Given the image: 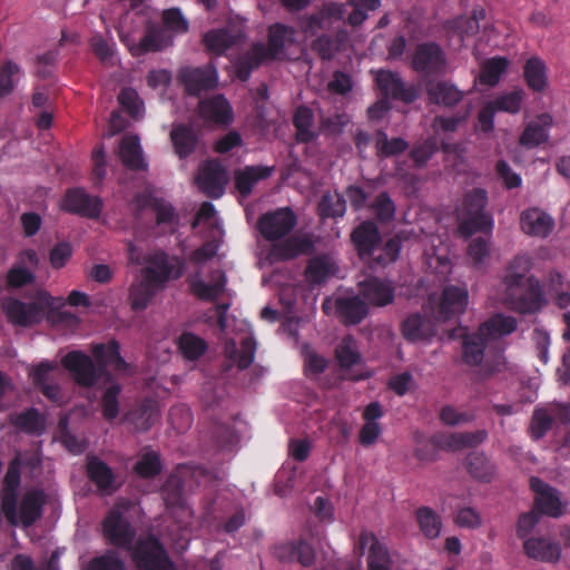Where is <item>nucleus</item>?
<instances>
[{
	"mask_svg": "<svg viewBox=\"0 0 570 570\" xmlns=\"http://www.w3.org/2000/svg\"><path fill=\"white\" fill-rule=\"evenodd\" d=\"M104 538L114 547L129 549L136 537V529L122 513V507L112 508L102 521Z\"/></svg>",
	"mask_w": 570,
	"mask_h": 570,
	"instance_id": "11",
	"label": "nucleus"
},
{
	"mask_svg": "<svg viewBox=\"0 0 570 570\" xmlns=\"http://www.w3.org/2000/svg\"><path fill=\"white\" fill-rule=\"evenodd\" d=\"M226 276L222 271L213 273V284H206L199 273H196L190 279V288L193 293L200 299H216L225 289Z\"/></svg>",
	"mask_w": 570,
	"mask_h": 570,
	"instance_id": "31",
	"label": "nucleus"
},
{
	"mask_svg": "<svg viewBox=\"0 0 570 570\" xmlns=\"http://www.w3.org/2000/svg\"><path fill=\"white\" fill-rule=\"evenodd\" d=\"M180 78L189 94L197 95L217 85V71L215 67L186 68L181 70Z\"/></svg>",
	"mask_w": 570,
	"mask_h": 570,
	"instance_id": "21",
	"label": "nucleus"
},
{
	"mask_svg": "<svg viewBox=\"0 0 570 570\" xmlns=\"http://www.w3.org/2000/svg\"><path fill=\"white\" fill-rule=\"evenodd\" d=\"M200 117L210 124L227 125L233 119L232 108L223 96H216L199 104Z\"/></svg>",
	"mask_w": 570,
	"mask_h": 570,
	"instance_id": "29",
	"label": "nucleus"
},
{
	"mask_svg": "<svg viewBox=\"0 0 570 570\" xmlns=\"http://www.w3.org/2000/svg\"><path fill=\"white\" fill-rule=\"evenodd\" d=\"M372 209L380 220H391L395 215V205L386 193L376 196Z\"/></svg>",
	"mask_w": 570,
	"mask_h": 570,
	"instance_id": "64",
	"label": "nucleus"
},
{
	"mask_svg": "<svg viewBox=\"0 0 570 570\" xmlns=\"http://www.w3.org/2000/svg\"><path fill=\"white\" fill-rule=\"evenodd\" d=\"M335 355L343 368H350L361 361L357 343L352 336L341 340L335 348Z\"/></svg>",
	"mask_w": 570,
	"mask_h": 570,
	"instance_id": "42",
	"label": "nucleus"
},
{
	"mask_svg": "<svg viewBox=\"0 0 570 570\" xmlns=\"http://www.w3.org/2000/svg\"><path fill=\"white\" fill-rule=\"evenodd\" d=\"M131 557L139 570H175L166 551L154 538L140 540L132 549Z\"/></svg>",
	"mask_w": 570,
	"mask_h": 570,
	"instance_id": "12",
	"label": "nucleus"
},
{
	"mask_svg": "<svg viewBox=\"0 0 570 570\" xmlns=\"http://www.w3.org/2000/svg\"><path fill=\"white\" fill-rule=\"evenodd\" d=\"M509 61L505 58H492L487 60L480 73V81L482 83L494 86L499 82L501 75L505 71Z\"/></svg>",
	"mask_w": 570,
	"mask_h": 570,
	"instance_id": "50",
	"label": "nucleus"
},
{
	"mask_svg": "<svg viewBox=\"0 0 570 570\" xmlns=\"http://www.w3.org/2000/svg\"><path fill=\"white\" fill-rule=\"evenodd\" d=\"M87 473L100 491L110 494L118 489L115 473L99 458L89 456L87 459Z\"/></svg>",
	"mask_w": 570,
	"mask_h": 570,
	"instance_id": "25",
	"label": "nucleus"
},
{
	"mask_svg": "<svg viewBox=\"0 0 570 570\" xmlns=\"http://www.w3.org/2000/svg\"><path fill=\"white\" fill-rule=\"evenodd\" d=\"M524 77L533 90H542L547 83L543 61L537 57L530 58L524 67Z\"/></svg>",
	"mask_w": 570,
	"mask_h": 570,
	"instance_id": "48",
	"label": "nucleus"
},
{
	"mask_svg": "<svg viewBox=\"0 0 570 570\" xmlns=\"http://www.w3.org/2000/svg\"><path fill=\"white\" fill-rule=\"evenodd\" d=\"M358 549L361 554L368 549L367 570H391L389 552L373 533L363 531L360 534Z\"/></svg>",
	"mask_w": 570,
	"mask_h": 570,
	"instance_id": "19",
	"label": "nucleus"
},
{
	"mask_svg": "<svg viewBox=\"0 0 570 570\" xmlns=\"http://www.w3.org/2000/svg\"><path fill=\"white\" fill-rule=\"evenodd\" d=\"M3 483L0 501L8 523L23 528L32 525L41 517L43 493L36 489L27 490L18 502L17 491L20 485V461L18 458L9 465Z\"/></svg>",
	"mask_w": 570,
	"mask_h": 570,
	"instance_id": "2",
	"label": "nucleus"
},
{
	"mask_svg": "<svg viewBox=\"0 0 570 570\" xmlns=\"http://www.w3.org/2000/svg\"><path fill=\"white\" fill-rule=\"evenodd\" d=\"M195 181L207 196L218 198L224 194L228 175L219 161L208 160L199 167Z\"/></svg>",
	"mask_w": 570,
	"mask_h": 570,
	"instance_id": "14",
	"label": "nucleus"
},
{
	"mask_svg": "<svg viewBox=\"0 0 570 570\" xmlns=\"http://www.w3.org/2000/svg\"><path fill=\"white\" fill-rule=\"evenodd\" d=\"M256 352V344L254 340L249 336H246L242 340V347L237 350L236 343L233 340L226 341L224 353L227 358L234 365H237L239 368H247L254 361Z\"/></svg>",
	"mask_w": 570,
	"mask_h": 570,
	"instance_id": "35",
	"label": "nucleus"
},
{
	"mask_svg": "<svg viewBox=\"0 0 570 570\" xmlns=\"http://www.w3.org/2000/svg\"><path fill=\"white\" fill-rule=\"evenodd\" d=\"M522 230L534 237L544 238L550 235L554 227L553 218L539 208H530L521 214Z\"/></svg>",
	"mask_w": 570,
	"mask_h": 570,
	"instance_id": "23",
	"label": "nucleus"
},
{
	"mask_svg": "<svg viewBox=\"0 0 570 570\" xmlns=\"http://www.w3.org/2000/svg\"><path fill=\"white\" fill-rule=\"evenodd\" d=\"M121 391L119 384L111 383L102 394V415L106 420L115 419L119 413L118 396Z\"/></svg>",
	"mask_w": 570,
	"mask_h": 570,
	"instance_id": "54",
	"label": "nucleus"
},
{
	"mask_svg": "<svg viewBox=\"0 0 570 570\" xmlns=\"http://www.w3.org/2000/svg\"><path fill=\"white\" fill-rule=\"evenodd\" d=\"M488 438V432L485 430H476L472 432H460V433H450V434H438L431 438V440L426 444H422L415 449L414 455L420 461H433L436 459L435 451L428 452L425 451V446L431 445L433 450H449V451H459L465 448L478 446L483 443Z\"/></svg>",
	"mask_w": 570,
	"mask_h": 570,
	"instance_id": "9",
	"label": "nucleus"
},
{
	"mask_svg": "<svg viewBox=\"0 0 570 570\" xmlns=\"http://www.w3.org/2000/svg\"><path fill=\"white\" fill-rule=\"evenodd\" d=\"M147 266L141 271L130 288V303L134 309L147 307L157 289L167 281L184 274L185 264L178 258H168L160 250L150 253L145 259Z\"/></svg>",
	"mask_w": 570,
	"mask_h": 570,
	"instance_id": "4",
	"label": "nucleus"
},
{
	"mask_svg": "<svg viewBox=\"0 0 570 570\" xmlns=\"http://www.w3.org/2000/svg\"><path fill=\"white\" fill-rule=\"evenodd\" d=\"M488 342L480 336L479 333H474L465 336L463 342V358L469 365H479L483 360L484 347Z\"/></svg>",
	"mask_w": 570,
	"mask_h": 570,
	"instance_id": "44",
	"label": "nucleus"
},
{
	"mask_svg": "<svg viewBox=\"0 0 570 570\" xmlns=\"http://www.w3.org/2000/svg\"><path fill=\"white\" fill-rule=\"evenodd\" d=\"M294 125L297 130V140L302 142L311 141L315 138V132L313 131V112L307 107L297 108L294 116Z\"/></svg>",
	"mask_w": 570,
	"mask_h": 570,
	"instance_id": "49",
	"label": "nucleus"
},
{
	"mask_svg": "<svg viewBox=\"0 0 570 570\" xmlns=\"http://www.w3.org/2000/svg\"><path fill=\"white\" fill-rule=\"evenodd\" d=\"M336 313L345 324H358L367 315L368 307L358 296L336 299Z\"/></svg>",
	"mask_w": 570,
	"mask_h": 570,
	"instance_id": "32",
	"label": "nucleus"
},
{
	"mask_svg": "<svg viewBox=\"0 0 570 570\" xmlns=\"http://www.w3.org/2000/svg\"><path fill=\"white\" fill-rule=\"evenodd\" d=\"M159 419V406L154 401H148L141 407L130 415L136 430L146 431L150 429Z\"/></svg>",
	"mask_w": 570,
	"mask_h": 570,
	"instance_id": "43",
	"label": "nucleus"
},
{
	"mask_svg": "<svg viewBox=\"0 0 570 570\" xmlns=\"http://www.w3.org/2000/svg\"><path fill=\"white\" fill-rule=\"evenodd\" d=\"M161 495L168 507L177 505V510L183 515H189L190 511L185 505L180 504V489L177 479L167 481L161 490Z\"/></svg>",
	"mask_w": 570,
	"mask_h": 570,
	"instance_id": "63",
	"label": "nucleus"
},
{
	"mask_svg": "<svg viewBox=\"0 0 570 570\" xmlns=\"http://www.w3.org/2000/svg\"><path fill=\"white\" fill-rule=\"evenodd\" d=\"M412 63L416 71L430 75L444 70L445 58L438 45L424 43L416 48Z\"/></svg>",
	"mask_w": 570,
	"mask_h": 570,
	"instance_id": "20",
	"label": "nucleus"
},
{
	"mask_svg": "<svg viewBox=\"0 0 570 570\" xmlns=\"http://www.w3.org/2000/svg\"><path fill=\"white\" fill-rule=\"evenodd\" d=\"M335 272L334 261L326 256L315 257L308 264L306 276L311 282L321 283Z\"/></svg>",
	"mask_w": 570,
	"mask_h": 570,
	"instance_id": "47",
	"label": "nucleus"
},
{
	"mask_svg": "<svg viewBox=\"0 0 570 570\" xmlns=\"http://www.w3.org/2000/svg\"><path fill=\"white\" fill-rule=\"evenodd\" d=\"M305 373L308 376H316L327 367V360L308 345L302 346Z\"/></svg>",
	"mask_w": 570,
	"mask_h": 570,
	"instance_id": "52",
	"label": "nucleus"
},
{
	"mask_svg": "<svg viewBox=\"0 0 570 570\" xmlns=\"http://www.w3.org/2000/svg\"><path fill=\"white\" fill-rule=\"evenodd\" d=\"M362 296L373 306L383 307L394 299L395 288L391 282L380 278H370L360 284Z\"/></svg>",
	"mask_w": 570,
	"mask_h": 570,
	"instance_id": "22",
	"label": "nucleus"
},
{
	"mask_svg": "<svg viewBox=\"0 0 570 570\" xmlns=\"http://www.w3.org/2000/svg\"><path fill=\"white\" fill-rule=\"evenodd\" d=\"M121 39L126 42L132 56L161 51L173 42V38L168 35L167 29L156 26H148L145 36L137 43L130 42L126 37Z\"/></svg>",
	"mask_w": 570,
	"mask_h": 570,
	"instance_id": "17",
	"label": "nucleus"
},
{
	"mask_svg": "<svg viewBox=\"0 0 570 570\" xmlns=\"http://www.w3.org/2000/svg\"><path fill=\"white\" fill-rule=\"evenodd\" d=\"M426 92L431 102L444 107H453L463 98V91L452 82L445 80L428 82Z\"/></svg>",
	"mask_w": 570,
	"mask_h": 570,
	"instance_id": "28",
	"label": "nucleus"
},
{
	"mask_svg": "<svg viewBox=\"0 0 570 570\" xmlns=\"http://www.w3.org/2000/svg\"><path fill=\"white\" fill-rule=\"evenodd\" d=\"M244 38L240 30L218 29L207 32L204 42L209 51L215 55H223L229 48L238 45Z\"/></svg>",
	"mask_w": 570,
	"mask_h": 570,
	"instance_id": "30",
	"label": "nucleus"
},
{
	"mask_svg": "<svg viewBox=\"0 0 570 570\" xmlns=\"http://www.w3.org/2000/svg\"><path fill=\"white\" fill-rule=\"evenodd\" d=\"M375 148L380 157H389L404 151L407 148V142L402 138L390 140L384 131H379Z\"/></svg>",
	"mask_w": 570,
	"mask_h": 570,
	"instance_id": "51",
	"label": "nucleus"
},
{
	"mask_svg": "<svg viewBox=\"0 0 570 570\" xmlns=\"http://www.w3.org/2000/svg\"><path fill=\"white\" fill-rule=\"evenodd\" d=\"M434 333V323L431 320L423 318L420 314L410 315L402 324V334L410 342L429 340Z\"/></svg>",
	"mask_w": 570,
	"mask_h": 570,
	"instance_id": "33",
	"label": "nucleus"
},
{
	"mask_svg": "<svg viewBox=\"0 0 570 570\" xmlns=\"http://www.w3.org/2000/svg\"><path fill=\"white\" fill-rule=\"evenodd\" d=\"M46 291H38L35 299L27 304L19 299L3 298L1 306L7 318L14 325L31 326L39 323L47 311L56 307V302Z\"/></svg>",
	"mask_w": 570,
	"mask_h": 570,
	"instance_id": "7",
	"label": "nucleus"
},
{
	"mask_svg": "<svg viewBox=\"0 0 570 570\" xmlns=\"http://www.w3.org/2000/svg\"><path fill=\"white\" fill-rule=\"evenodd\" d=\"M469 292L465 285H448L440 297L430 298L432 315L438 322H445L465 312Z\"/></svg>",
	"mask_w": 570,
	"mask_h": 570,
	"instance_id": "10",
	"label": "nucleus"
},
{
	"mask_svg": "<svg viewBox=\"0 0 570 570\" xmlns=\"http://www.w3.org/2000/svg\"><path fill=\"white\" fill-rule=\"evenodd\" d=\"M376 83L386 97L399 98L406 102H411L417 97L413 88H405L401 78L391 71H377Z\"/></svg>",
	"mask_w": 570,
	"mask_h": 570,
	"instance_id": "26",
	"label": "nucleus"
},
{
	"mask_svg": "<svg viewBox=\"0 0 570 570\" xmlns=\"http://www.w3.org/2000/svg\"><path fill=\"white\" fill-rule=\"evenodd\" d=\"M353 11L348 16V22L352 26H360L367 18L368 11H374L380 7V0H348Z\"/></svg>",
	"mask_w": 570,
	"mask_h": 570,
	"instance_id": "56",
	"label": "nucleus"
},
{
	"mask_svg": "<svg viewBox=\"0 0 570 570\" xmlns=\"http://www.w3.org/2000/svg\"><path fill=\"white\" fill-rule=\"evenodd\" d=\"M273 168L266 166H248L235 174V181L238 191L243 196H248L254 186L272 175Z\"/></svg>",
	"mask_w": 570,
	"mask_h": 570,
	"instance_id": "37",
	"label": "nucleus"
},
{
	"mask_svg": "<svg viewBox=\"0 0 570 570\" xmlns=\"http://www.w3.org/2000/svg\"><path fill=\"white\" fill-rule=\"evenodd\" d=\"M524 554L546 563H558L562 558L561 544L547 537H531L523 541Z\"/></svg>",
	"mask_w": 570,
	"mask_h": 570,
	"instance_id": "16",
	"label": "nucleus"
},
{
	"mask_svg": "<svg viewBox=\"0 0 570 570\" xmlns=\"http://www.w3.org/2000/svg\"><path fill=\"white\" fill-rule=\"evenodd\" d=\"M466 468L470 474L481 481H491L497 473L495 465L483 453L473 452L466 458Z\"/></svg>",
	"mask_w": 570,
	"mask_h": 570,
	"instance_id": "40",
	"label": "nucleus"
},
{
	"mask_svg": "<svg viewBox=\"0 0 570 570\" xmlns=\"http://www.w3.org/2000/svg\"><path fill=\"white\" fill-rule=\"evenodd\" d=\"M552 422L548 405L535 409L531 421V435L537 440L541 439L551 429Z\"/></svg>",
	"mask_w": 570,
	"mask_h": 570,
	"instance_id": "53",
	"label": "nucleus"
},
{
	"mask_svg": "<svg viewBox=\"0 0 570 570\" xmlns=\"http://www.w3.org/2000/svg\"><path fill=\"white\" fill-rule=\"evenodd\" d=\"M531 259L528 255H518L509 265L504 276L503 299L514 309L528 313L537 309L540 303V284L528 276Z\"/></svg>",
	"mask_w": 570,
	"mask_h": 570,
	"instance_id": "5",
	"label": "nucleus"
},
{
	"mask_svg": "<svg viewBox=\"0 0 570 570\" xmlns=\"http://www.w3.org/2000/svg\"><path fill=\"white\" fill-rule=\"evenodd\" d=\"M170 138L175 147V151L179 157H186L194 151L197 138L191 129L184 125L174 126Z\"/></svg>",
	"mask_w": 570,
	"mask_h": 570,
	"instance_id": "41",
	"label": "nucleus"
},
{
	"mask_svg": "<svg viewBox=\"0 0 570 570\" xmlns=\"http://www.w3.org/2000/svg\"><path fill=\"white\" fill-rule=\"evenodd\" d=\"M488 203L487 191L475 188L465 194L462 205L458 208L460 220L459 232L469 237L479 230H490L493 222L484 212Z\"/></svg>",
	"mask_w": 570,
	"mask_h": 570,
	"instance_id": "8",
	"label": "nucleus"
},
{
	"mask_svg": "<svg viewBox=\"0 0 570 570\" xmlns=\"http://www.w3.org/2000/svg\"><path fill=\"white\" fill-rule=\"evenodd\" d=\"M118 156L122 164L130 169H144L146 167L142 151L137 136H125L118 149Z\"/></svg>",
	"mask_w": 570,
	"mask_h": 570,
	"instance_id": "36",
	"label": "nucleus"
},
{
	"mask_svg": "<svg viewBox=\"0 0 570 570\" xmlns=\"http://www.w3.org/2000/svg\"><path fill=\"white\" fill-rule=\"evenodd\" d=\"M484 11L475 10L473 16L466 18H458L452 22V28L454 32H456L461 38L464 36L474 35L479 31L480 24L479 20L484 18Z\"/></svg>",
	"mask_w": 570,
	"mask_h": 570,
	"instance_id": "59",
	"label": "nucleus"
},
{
	"mask_svg": "<svg viewBox=\"0 0 570 570\" xmlns=\"http://www.w3.org/2000/svg\"><path fill=\"white\" fill-rule=\"evenodd\" d=\"M118 101L122 108L134 118L138 119L142 116L144 104L134 89L124 88L118 96Z\"/></svg>",
	"mask_w": 570,
	"mask_h": 570,
	"instance_id": "58",
	"label": "nucleus"
},
{
	"mask_svg": "<svg viewBox=\"0 0 570 570\" xmlns=\"http://www.w3.org/2000/svg\"><path fill=\"white\" fill-rule=\"evenodd\" d=\"M14 424L29 433H41L45 429L43 419L35 409L27 410L17 415Z\"/></svg>",
	"mask_w": 570,
	"mask_h": 570,
	"instance_id": "57",
	"label": "nucleus"
},
{
	"mask_svg": "<svg viewBox=\"0 0 570 570\" xmlns=\"http://www.w3.org/2000/svg\"><path fill=\"white\" fill-rule=\"evenodd\" d=\"M178 347L186 360L195 361L206 352L207 344L193 333H184L179 337Z\"/></svg>",
	"mask_w": 570,
	"mask_h": 570,
	"instance_id": "45",
	"label": "nucleus"
},
{
	"mask_svg": "<svg viewBox=\"0 0 570 570\" xmlns=\"http://www.w3.org/2000/svg\"><path fill=\"white\" fill-rule=\"evenodd\" d=\"M530 488L534 492V508L544 515L558 519L562 517L568 501L561 498L560 492L541 481L539 478L530 479Z\"/></svg>",
	"mask_w": 570,
	"mask_h": 570,
	"instance_id": "13",
	"label": "nucleus"
},
{
	"mask_svg": "<svg viewBox=\"0 0 570 570\" xmlns=\"http://www.w3.org/2000/svg\"><path fill=\"white\" fill-rule=\"evenodd\" d=\"M92 354L97 365L88 355L79 351L68 353L61 361L62 365L72 373L75 380L83 386L97 384L105 375V367H110L120 374L130 372V365L120 356L119 345L115 341L107 345H95Z\"/></svg>",
	"mask_w": 570,
	"mask_h": 570,
	"instance_id": "3",
	"label": "nucleus"
},
{
	"mask_svg": "<svg viewBox=\"0 0 570 570\" xmlns=\"http://www.w3.org/2000/svg\"><path fill=\"white\" fill-rule=\"evenodd\" d=\"M296 225L297 216L289 207L277 208L259 217L258 229L262 236L273 243L269 252L273 262L293 259L311 252L312 242L307 236L292 235Z\"/></svg>",
	"mask_w": 570,
	"mask_h": 570,
	"instance_id": "1",
	"label": "nucleus"
},
{
	"mask_svg": "<svg viewBox=\"0 0 570 570\" xmlns=\"http://www.w3.org/2000/svg\"><path fill=\"white\" fill-rule=\"evenodd\" d=\"M135 470L142 478H150L159 473L160 462L157 453L146 452L141 454L135 465Z\"/></svg>",
	"mask_w": 570,
	"mask_h": 570,
	"instance_id": "62",
	"label": "nucleus"
},
{
	"mask_svg": "<svg viewBox=\"0 0 570 570\" xmlns=\"http://www.w3.org/2000/svg\"><path fill=\"white\" fill-rule=\"evenodd\" d=\"M548 288L559 307L564 308L570 305V283L561 274H550Z\"/></svg>",
	"mask_w": 570,
	"mask_h": 570,
	"instance_id": "46",
	"label": "nucleus"
},
{
	"mask_svg": "<svg viewBox=\"0 0 570 570\" xmlns=\"http://www.w3.org/2000/svg\"><path fill=\"white\" fill-rule=\"evenodd\" d=\"M39 265V258L33 249H26L18 256L17 263L7 274V283L10 287H22L31 284L36 276L35 269Z\"/></svg>",
	"mask_w": 570,
	"mask_h": 570,
	"instance_id": "18",
	"label": "nucleus"
},
{
	"mask_svg": "<svg viewBox=\"0 0 570 570\" xmlns=\"http://www.w3.org/2000/svg\"><path fill=\"white\" fill-rule=\"evenodd\" d=\"M415 518L425 538L436 539L441 534L442 519L433 509L421 507L416 510Z\"/></svg>",
	"mask_w": 570,
	"mask_h": 570,
	"instance_id": "39",
	"label": "nucleus"
},
{
	"mask_svg": "<svg viewBox=\"0 0 570 570\" xmlns=\"http://www.w3.org/2000/svg\"><path fill=\"white\" fill-rule=\"evenodd\" d=\"M136 206L138 209L150 207L156 214L158 225L174 223L176 218L174 207L170 203L153 197L149 194L137 196Z\"/></svg>",
	"mask_w": 570,
	"mask_h": 570,
	"instance_id": "38",
	"label": "nucleus"
},
{
	"mask_svg": "<svg viewBox=\"0 0 570 570\" xmlns=\"http://www.w3.org/2000/svg\"><path fill=\"white\" fill-rule=\"evenodd\" d=\"M62 208L87 218H97L102 209V202L97 196H91L81 188L67 191Z\"/></svg>",
	"mask_w": 570,
	"mask_h": 570,
	"instance_id": "15",
	"label": "nucleus"
},
{
	"mask_svg": "<svg viewBox=\"0 0 570 570\" xmlns=\"http://www.w3.org/2000/svg\"><path fill=\"white\" fill-rule=\"evenodd\" d=\"M352 239L357 252L363 258H373L379 249L380 234L375 224L362 223L353 233Z\"/></svg>",
	"mask_w": 570,
	"mask_h": 570,
	"instance_id": "24",
	"label": "nucleus"
},
{
	"mask_svg": "<svg viewBox=\"0 0 570 570\" xmlns=\"http://www.w3.org/2000/svg\"><path fill=\"white\" fill-rule=\"evenodd\" d=\"M552 122V117L548 114H542L528 122L520 136V145L525 148H534L546 142L549 138V129Z\"/></svg>",
	"mask_w": 570,
	"mask_h": 570,
	"instance_id": "27",
	"label": "nucleus"
},
{
	"mask_svg": "<svg viewBox=\"0 0 570 570\" xmlns=\"http://www.w3.org/2000/svg\"><path fill=\"white\" fill-rule=\"evenodd\" d=\"M295 42V30L281 23L269 27L268 46L257 42L235 61L237 77L246 81L250 72L263 63L285 56L287 47Z\"/></svg>",
	"mask_w": 570,
	"mask_h": 570,
	"instance_id": "6",
	"label": "nucleus"
},
{
	"mask_svg": "<svg viewBox=\"0 0 570 570\" xmlns=\"http://www.w3.org/2000/svg\"><path fill=\"white\" fill-rule=\"evenodd\" d=\"M523 95L522 90H513L497 97L494 100L490 101V104L495 110L517 114L521 109Z\"/></svg>",
	"mask_w": 570,
	"mask_h": 570,
	"instance_id": "55",
	"label": "nucleus"
},
{
	"mask_svg": "<svg viewBox=\"0 0 570 570\" xmlns=\"http://www.w3.org/2000/svg\"><path fill=\"white\" fill-rule=\"evenodd\" d=\"M320 213L323 217H341L344 215L345 200L337 194L325 195L320 203Z\"/></svg>",
	"mask_w": 570,
	"mask_h": 570,
	"instance_id": "60",
	"label": "nucleus"
},
{
	"mask_svg": "<svg viewBox=\"0 0 570 570\" xmlns=\"http://www.w3.org/2000/svg\"><path fill=\"white\" fill-rule=\"evenodd\" d=\"M515 328L517 321L514 317L497 314L485 321L478 333L489 343L492 340L511 334Z\"/></svg>",
	"mask_w": 570,
	"mask_h": 570,
	"instance_id": "34",
	"label": "nucleus"
},
{
	"mask_svg": "<svg viewBox=\"0 0 570 570\" xmlns=\"http://www.w3.org/2000/svg\"><path fill=\"white\" fill-rule=\"evenodd\" d=\"M87 570H126V566L114 551H107L105 554L94 558Z\"/></svg>",
	"mask_w": 570,
	"mask_h": 570,
	"instance_id": "61",
	"label": "nucleus"
}]
</instances>
